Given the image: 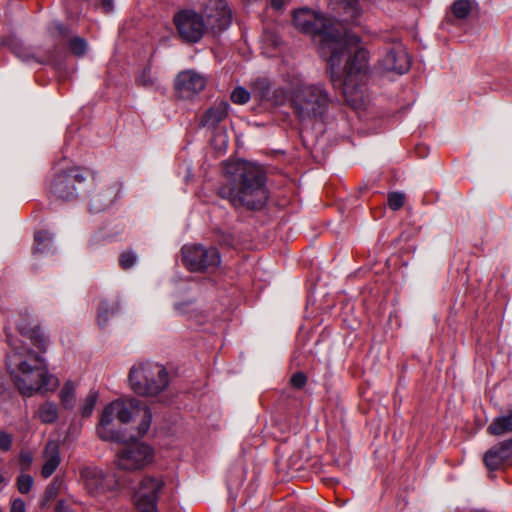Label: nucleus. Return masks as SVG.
Listing matches in <instances>:
<instances>
[{
  "instance_id": "29",
  "label": "nucleus",
  "mask_w": 512,
  "mask_h": 512,
  "mask_svg": "<svg viewBox=\"0 0 512 512\" xmlns=\"http://www.w3.org/2000/svg\"><path fill=\"white\" fill-rule=\"evenodd\" d=\"M251 94L243 87H237L231 94V100L235 104H245L249 101Z\"/></svg>"
},
{
  "instance_id": "17",
  "label": "nucleus",
  "mask_w": 512,
  "mask_h": 512,
  "mask_svg": "<svg viewBox=\"0 0 512 512\" xmlns=\"http://www.w3.org/2000/svg\"><path fill=\"white\" fill-rule=\"evenodd\" d=\"M483 461L491 471L500 469L505 463H512V438L492 446L484 454Z\"/></svg>"
},
{
  "instance_id": "8",
  "label": "nucleus",
  "mask_w": 512,
  "mask_h": 512,
  "mask_svg": "<svg viewBox=\"0 0 512 512\" xmlns=\"http://www.w3.org/2000/svg\"><path fill=\"white\" fill-rule=\"evenodd\" d=\"M182 258L185 266L193 272L214 271L221 263V256L215 247L199 244L184 245Z\"/></svg>"
},
{
  "instance_id": "43",
  "label": "nucleus",
  "mask_w": 512,
  "mask_h": 512,
  "mask_svg": "<svg viewBox=\"0 0 512 512\" xmlns=\"http://www.w3.org/2000/svg\"><path fill=\"white\" fill-rule=\"evenodd\" d=\"M53 29H55L59 34H65L66 28L60 23V22H53L52 23Z\"/></svg>"
},
{
  "instance_id": "16",
  "label": "nucleus",
  "mask_w": 512,
  "mask_h": 512,
  "mask_svg": "<svg viewBox=\"0 0 512 512\" xmlns=\"http://www.w3.org/2000/svg\"><path fill=\"white\" fill-rule=\"evenodd\" d=\"M85 488L90 494L99 495L110 490L114 484L111 477L96 467H86L81 471Z\"/></svg>"
},
{
  "instance_id": "20",
  "label": "nucleus",
  "mask_w": 512,
  "mask_h": 512,
  "mask_svg": "<svg viewBox=\"0 0 512 512\" xmlns=\"http://www.w3.org/2000/svg\"><path fill=\"white\" fill-rule=\"evenodd\" d=\"M229 104L221 101L210 107L201 117L200 125L209 129H215L217 125L228 115Z\"/></svg>"
},
{
  "instance_id": "33",
  "label": "nucleus",
  "mask_w": 512,
  "mask_h": 512,
  "mask_svg": "<svg viewBox=\"0 0 512 512\" xmlns=\"http://www.w3.org/2000/svg\"><path fill=\"white\" fill-rule=\"evenodd\" d=\"M387 203L392 210H398L404 204V195L399 192H392L388 195Z\"/></svg>"
},
{
  "instance_id": "4",
  "label": "nucleus",
  "mask_w": 512,
  "mask_h": 512,
  "mask_svg": "<svg viewBox=\"0 0 512 512\" xmlns=\"http://www.w3.org/2000/svg\"><path fill=\"white\" fill-rule=\"evenodd\" d=\"M140 417L137 427L139 435L148 432L152 414L149 408L136 398L117 399L106 405L97 425V435L104 441L123 442L126 435L122 425L129 423L133 418Z\"/></svg>"
},
{
  "instance_id": "14",
  "label": "nucleus",
  "mask_w": 512,
  "mask_h": 512,
  "mask_svg": "<svg viewBox=\"0 0 512 512\" xmlns=\"http://www.w3.org/2000/svg\"><path fill=\"white\" fill-rule=\"evenodd\" d=\"M175 25L181 38L187 42H198L208 34L199 13L192 10L179 12L174 18Z\"/></svg>"
},
{
  "instance_id": "19",
  "label": "nucleus",
  "mask_w": 512,
  "mask_h": 512,
  "mask_svg": "<svg viewBox=\"0 0 512 512\" xmlns=\"http://www.w3.org/2000/svg\"><path fill=\"white\" fill-rule=\"evenodd\" d=\"M43 461L41 474L44 478H48L56 471L61 462L60 449L56 441H48L45 445Z\"/></svg>"
},
{
  "instance_id": "26",
  "label": "nucleus",
  "mask_w": 512,
  "mask_h": 512,
  "mask_svg": "<svg viewBox=\"0 0 512 512\" xmlns=\"http://www.w3.org/2000/svg\"><path fill=\"white\" fill-rule=\"evenodd\" d=\"M475 2L473 0H456L452 7L453 15L458 19L466 18L472 11Z\"/></svg>"
},
{
  "instance_id": "32",
  "label": "nucleus",
  "mask_w": 512,
  "mask_h": 512,
  "mask_svg": "<svg viewBox=\"0 0 512 512\" xmlns=\"http://www.w3.org/2000/svg\"><path fill=\"white\" fill-rule=\"evenodd\" d=\"M70 49L74 54L81 56L87 50V42L83 38L75 37L70 41Z\"/></svg>"
},
{
  "instance_id": "35",
  "label": "nucleus",
  "mask_w": 512,
  "mask_h": 512,
  "mask_svg": "<svg viewBox=\"0 0 512 512\" xmlns=\"http://www.w3.org/2000/svg\"><path fill=\"white\" fill-rule=\"evenodd\" d=\"M12 436L6 432L0 431V450L8 451L11 448Z\"/></svg>"
},
{
  "instance_id": "45",
  "label": "nucleus",
  "mask_w": 512,
  "mask_h": 512,
  "mask_svg": "<svg viewBox=\"0 0 512 512\" xmlns=\"http://www.w3.org/2000/svg\"><path fill=\"white\" fill-rule=\"evenodd\" d=\"M3 393H4L3 386H2V384H0V397L3 395Z\"/></svg>"
},
{
  "instance_id": "11",
  "label": "nucleus",
  "mask_w": 512,
  "mask_h": 512,
  "mask_svg": "<svg viewBox=\"0 0 512 512\" xmlns=\"http://www.w3.org/2000/svg\"><path fill=\"white\" fill-rule=\"evenodd\" d=\"M152 461V448L142 442H133L119 450L115 464L121 470L136 471L145 468Z\"/></svg>"
},
{
  "instance_id": "10",
  "label": "nucleus",
  "mask_w": 512,
  "mask_h": 512,
  "mask_svg": "<svg viewBox=\"0 0 512 512\" xmlns=\"http://www.w3.org/2000/svg\"><path fill=\"white\" fill-rule=\"evenodd\" d=\"M208 34L217 35L231 24V10L225 0H206L199 13Z\"/></svg>"
},
{
  "instance_id": "12",
  "label": "nucleus",
  "mask_w": 512,
  "mask_h": 512,
  "mask_svg": "<svg viewBox=\"0 0 512 512\" xmlns=\"http://www.w3.org/2000/svg\"><path fill=\"white\" fill-rule=\"evenodd\" d=\"M411 61L405 46L401 42H394L385 47L374 66L378 73H395L398 75L408 72Z\"/></svg>"
},
{
  "instance_id": "36",
  "label": "nucleus",
  "mask_w": 512,
  "mask_h": 512,
  "mask_svg": "<svg viewBox=\"0 0 512 512\" xmlns=\"http://www.w3.org/2000/svg\"><path fill=\"white\" fill-rule=\"evenodd\" d=\"M306 376L305 374L301 373V372H298V373H295L292 377H291V384L295 387V388H301L305 385L306 383Z\"/></svg>"
},
{
  "instance_id": "44",
  "label": "nucleus",
  "mask_w": 512,
  "mask_h": 512,
  "mask_svg": "<svg viewBox=\"0 0 512 512\" xmlns=\"http://www.w3.org/2000/svg\"><path fill=\"white\" fill-rule=\"evenodd\" d=\"M5 482V477L0 474V484L4 483Z\"/></svg>"
},
{
  "instance_id": "22",
  "label": "nucleus",
  "mask_w": 512,
  "mask_h": 512,
  "mask_svg": "<svg viewBox=\"0 0 512 512\" xmlns=\"http://www.w3.org/2000/svg\"><path fill=\"white\" fill-rule=\"evenodd\" d=\"M35 246L34 252L37 254L47 255L55 252L53 235L46 231L41 230L34 236Z\"/></svg>"
},
{
  "instance_id": "27",
  "label": "nucleus",
  "mask_w": 512,
  "mask_h": 512,
  "mask_svg": "<svg viewBox=\"0 0 512 512\" xmlns=\"http://www.w3.org/2000/svg\"><path fill=\"white\" fill-rule=\"evenodd\" d=\"M98 400V392L95 390H90L88 394L83 399L80 406V414L82 417L87 418L90 417L95 405Z\"/></svg>"
},
{
  "instance_id": "34",
  "label": "nucleus",
  "mask_w": 512,
  "mask_h": 512,
  "mask_svg": "<svg viewBox=\"0 0 512 512\" xmlns=\"http://www.w3.org/2000/svg\"><path fill=\"white\" fill-rule=\"evenodd\" d=\"M13 51L14 54L22 61L29 62L33 58L31 52L25 47H14Z\"/></svg>"
},
{
  "instance_id": "7",
  "label": "nucleus",
  "mask_w": 512,
  "mask_h": 512,
  "mask_svg": "<svg viewBox=\"0 0 512 512\" xmlns=\"http://www.w3.org/2000/svg\"><path fill=\"white\" fill-rule=\"evenodd\" d=\"M165 488L166 482L162 476H142L133 493L136 507L142 512H155Z\"/></svg>"
},
{
  "instance_id": "31",
  "label": "nucleus",
  "mask_w": 512,
  "mask_h": 512,
  "mask_svg": "<svg viewBox=\"0 0 512 512\" xmlns=\"http://www.w3.org/2000/svg\"><path fill=\"white\" fill-rule=\"evenodd\" d=\"M137 262V256L132 251L123 252L119 258V263L123 269L132 268Z\"/></svg>"
},
{
  "instance_id": "6",
  "label": "nucleus",
  "mask_w": 512,
  "mask_h": 512,
  "mask_svg": "<svg viewBox=\"0 0 512 512\" xmlns=\"http://www.w3.org/2000/svg\"><path fill=\"white\" fill-rule=\"evenodd\" d=\"M131 389L138 395L154 396L162 392L169 384L166 368L158 363L134 365L129 373Z\"/></svg>"
},
{
  "instance_id": "15",
  "label": "nucleus",
  "mask_w": 512,
  "mask_h": 512,
  "mask_svg": "<svg viewBox=\"0 0 512 512\" xmlns=\"http://www.w3.org/2000/svg\"><path fill=\"white\" fill-rule=\"evenodd\" d=\"M252 93L260 101L273 106H282L290 102V93L281 87H272L266 79H257L253 83Z\"/></svg>"
},
{
  "instance_id": "25",
  "label": "nucleus",
  "mask_w": 512,
  "mask_h": 512,
  "mask_svg": "<svg viewBox=\"0 0 512 512\" xmlns=\"http://www.w3.org/2000/svg\"><path fill=\"white\" fill-rule=\"evenodd\" d=\"M37 415L43 423H53L58 418V407L53 402H45L38 408Z\"/></svg>"
},
{
  "instance_id": "2",
  "label": "nucleus",
  "mask_w": 512,
  "mask_h": 512,
  "mask_svg": "<svg viewBox=\"0 0 512 512\" xmlns=\"http://www.w3.org/2000/svg\"><path fill=\"white\" fill-rule=\"evenodd\" d=\"M19 335L7 334V371L19 392L24 396L54 391L58 379L48 371L45 353L49 337L38 326L17 323Z\"/></svg>"
},
{
  "instance_id": "28",
  "label": "nucleus",
  "mask_w": 512,
  "mask_h": 512,
  "mask_svg": "<svg viewBox=\"0 0 512 512\" xmlns=\"http://www.w3.org/2000/svg\"><path fill=\"white\" fill-rule=\"evenodd\" d=\"M137 83L145 88H159V81L157 76L150 68H144L137 76Z\"/></svg>"
},
{
  "instance_id": "42",
  "label": "nucleus",
  "mask_w": 512,
  "mask_h": 512,
  "mask_svg": "<svg viewBox=\"0 0 512 512\" xmlns=\"http://www.w3.org/2000/svg\"><path fill=\"white\" fill-rule=\"evenodd\" d=\"M270 3L275 10H280L284 7L285 0H271Z\"/></svg>"
},
{
  "instance_id": "30",
  "label": "nucleus",
  "mask_w": 512,
  "mask_h": 512,
  "mask_svg": "<svg viewBox=\"0 0 512 512\" xmlns=\"http://www.w3.org/2000/svg\"><path fill=\"white\" fill-rule=\"evenodd\" d=\"M33 478L27 474H21L17 479V488L20 493H28L33 486Z\"/></svg>"
},
{
  "instance_id": "13",
  "label": "nucleus",
  "mask_w": 512,
  "mask_h": 512,
  "mask_svg": "<svg viewBox=\"0 0 512 512\" xmlns=\"http://www.w3.org/2000/svg\"><path fill=\"white\" fill-rule=\"evenodd\" d=\"M206 84V75L193 69H188L177 74L174 87L179 99L192 100L204 90Z\"/></svg>"
},
{
  "instance_id": "46",
  "label": "nucleus",
  "mask_w": 512,
  "mask_h": 512,
  "mask_svg": "<svg viewBox=\"0 0 512 512\" xmlns=\"http://www.w3.org/2000/svg\"><path fill=\"white\" fill-rule=\"evenodd\" d=\"M190 177V168L187 167V175H186V178H189Z\"/></svg>"
},
{
  "instance_id": "5",
  "label": "nucleus",
  "mask_w": 512,
  "mask_h": 512,
  "mask_svg": "<svg viewBox=\"0 0 512 512\" xmlns=\"http://www.w3.org/2000/svg\"><path fill=\"white\" fill-rule=\"evenodd\" d=\"M331 102V96L320 83H299L290 92V105L301 122L322 118Z\"/></svg>"
},
{
  "instance_id": "41",
  "label": "nucleus",
  "mask_w": 512,
  "mask_h": 512,
  "mask_svg": "<svg viewBox=\"0 0 512 512\" xmlns=\"http://www.w3.org/2000/svg\"><path fill=\"white\" fill-rule=\"evenodd\" d=\"M101 7L104 12H111L113 10V0H102Z\"/></svg>"
},
{
  "instance_id": "38",
  "label": "nucleus",
  "mask_w": 512,
  "mask_h": 512,
  "mask_svg": "<svg viewBox=\"0 0 512 512\" xmlns=\"http://www.w3.org/2000/svg\"><path fill=\"white\" fill-rule=\"evenodd\" d=\"M10 512H26L25 503L22 499H15L11 503Z\"/></svg>"
},
{
  "instance_id": "24",
  "label": "nucleus",
  "mask_w": 512,
  "mask_h": 512,
  "mask_svg": "<svg viewBox=\"0 0 512 512\" xmlns=\"http://www.w3.org/2000/svg\"><path fill=\"white\" fill-rule=\"evenodd\" d=\"M59 397L63 408L71 410L76 404V387L72 381H67L60 390Z\"/></svg>"
},
{
  "instance_id": "9",
  "label": "nucleus",
  "mask_w": 512,
  "mask_h": 512,
  "mask_svg": "<svg viewBox=\"0 0 512 512\" xmlns=\"http://www.w3.org/2000/svg\"><path fill=\"white\" fill-rule=\"evenodd\" d=\"M90 174L78 167L59 173L51 184V191L58 198L71 200L84 191Z\"/></svg>"
},
{
  "instance_id": "1",
  "label": "nucleus",
  "mask_w": 512,
  "mask_h": 512,
  "mask_svg": "<svg viewBox=\"0 0 512 512\" xmlns=\"http://www.w3.org/2000/svg\"><path fill=\"white\" fill-rule=\"evenodd\" d=\"M339 5L345 14L340 20L300 8L293 14V23L312 37L327 60L333 83L342 87L347 103L358 109L365 104L364 79L369 71V53L360 45L359 37L348 32L342 22L360 25L361 8L358 0H339Z\"/></svg>"
},
{
  "instance_id": "37",
  "label": "nucleus",
  "mask_w": 512,
  "mask_h": 512,
  "mask_svg": "<svg viewBox=\"0 0 512 512\" xmlns=\"http://www.w3.org/2000/svg\"><path fill=\"white\" fill-rule=\"evenodd\" d=\"M33 461V457L30 453H22L20 455L19 464L22 471L29 469L31 463Z\"/></svg>"
},
{
  "instance_id": "40",
  "label": "nucleus",
  "mask_w": 512,
  "mask_h": 512,
  "mask_svg": "<svg viewBox=\"0 0 512 512\" xmlns=\"http://www.w3.org/2000/svg\"><path fill=\"white\" fill-rule=\"evenodd\" d=\"M61 485L60 482H54L47 490L49 497H55L57 495V488Z\"/></svg>"
},
{
  "instance_id": "18",
  "label": "nucleus",
  "mask_w": 512,
  "mask_h": 512,
  "mask_svg": "<svg viewBox=\"0 0 512 512\" xmlns=\"http://www.w3.org/2000/svg\"><path fill=\"white\" fill-rule=\"evenodd\" d=\"M119 195V186L114 183L97 187L90 200V211L102 212L113 205Z\"/></svg>"
},
{
  "instance_id": "21",
  "label": "nucleus",
  "mask_w": 512,
  "mask_h": 512,
  "mask_svg": "<svg viewBox=\"0 0 512 512\" xmlns=\"http://www.w3.org/2000/svg\"><path fill=\"white\" fill-rule=\"evenodd\" d=\"M487 431L494 436H501L512 432V409L507 414L499 415L494 418L488 426Z\"/></svg>"
},
{
  "instance_id": "3",
  "label": "nucleus",
  "mask_w": 512,
  "mask_h": 512,
  "mask_svg": "<svg viewBox=\"0 0 512 512\" xmlns=\"http://www.w3.org/2000/svg\"><path fill=\"white\" fill-rule=\"evenodd\" d=\"M225 174L229 176L218 194L238 207L259 209L268 199L265 185V173L261 167L246 161H236L225 165Z\"/></svg>"
},
{
  "instance_id": "23",
  "label": "nucleus",
  "mask_w": 512,
  "mask_h": 512,
  "mask_svg": "<svg viewBox=\"0 0 512 512\" xmlns=\"http://www.w3.org/2000/svg\"><path fill=\"white\" fill-rule=\"evenodd\" d=\"M120 306L118 301H107L103 300L100 302L98 307V323L100 326L107 324L109 319L115 316L119 312Z\"/></svg>"
},
{
  "instance_id": "39",
  "label": "nucleus",
  "mask_w": 512,
  "mask_h": 512,
  "mask_svg": "<svg viewBox=\"0 0 512 512\" xmlns=\"http://www.w3.org/2000/svg\"><path fill=\"white\" fill-rule=\"evenodd\" d=\"M192 305V303L189 301V302H185V303H176L175 304V310H177L179 313H186L188 311V307H190Z\"/></svg>"
}]
</instances>
